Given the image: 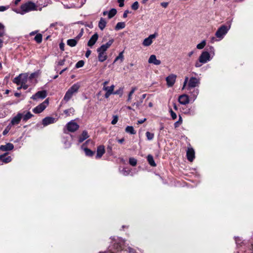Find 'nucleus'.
Here are the masks:
<instances>
[{"label":"nucleus","mask_w":253,"mask_h":253,"mask_svg":"<svg viewBox=\"0 0 253 253\" xmlns=\"http://www.w3.org/2000/svg\"><path fill=\"white\" fill-rule=\"evenodd\" d=\"M200 84V80L199 78L196 77H191L189 80L188 77H185L182 89L186 88L188 91L196 87L199 86Z\"/></svg>","instance_id":"obj_1"},{"label":"nucleus","mask_w":253,"mask_h":253,"mask_svg":"<svg viewBox=\"0 0 253 253\" xmlns=\"http://www.w3.org/2000/svg\"><path fill=\"white\" fill-rule=\"evenodd\" d=\"M80 87V84L79 83L74 84L66 92L63 98V100L68 102L73 96V95L77 93Z\"/></svg>","instance_id":"obj_2"},{"label":"nucleus","mask_w":253,"mask_h":253,"mask_svg":"<svg viewBox=\"0 0 253 253\" xmlns=\"http://www.w3.org/2000/svg\"><path fill=\"white\" fill-rule=\"evenodd\" d=\"M21 10L22 11L23 15L32 11H36L38 10V6L35 3L29 1L21 5Z\"/></svg>","instance_id":"obj_3"},{"label":"nucleus","mask_w":253,"mask_h":253,"mask_svg":"<svg viewBox=\"0 0 253 253\" xmlns=\"http://www.w3.org/2000/svg\"><path fill=\"white\" fill-rule=\"evenodd\" d=\"M13 82L17 85L28 84L29 82L28 74L27 73L20 74L14 79Z\"/></svg>","instance_id":"obj_4"},{"label":"nucleus","mask_w":253,"mask_h":253,"mask_svg":"<svg viewBox=\"0 0 253 253\" xmlns=\"http://www.w3.org/2000/svg\"><path fill=\"white\" fill-rule=\"evenodd\" d=\"M107 50V49L102 46L97 48L98 58L100 62H103L107 59V55L106 52Z\"/></svg>","instance_id":"obj_5"},{"label":"nucleus","mask_w":253,"mask_h":253,"mask_svg":"<svg viewBox=\"0 0 253 253\" xmlns=\"http://www.w3.org/2000/svg\"><path fill=\"white\" fill-rule=\"evenodd\" d=\"M230 27V26L228 27L225 25L221 26L216 32V37L219 38L220 40L223 39V37L226 35V34L229 30Z\"/></svg>","instance_id":"obj_6"},{"label":"nucleus","mask_w":253,"mask_h":253,"mask_svg":"<svg viewBox=\"0 0 253 253\" xmlns=\"http://www.w3.org/2000/svg\"><path fill=\"white\" fill-rule=\"evenodd\" d=\"M49 104L48 99H46L42 103L34 108L33 111L34 113L39 114L42 112Z\"/></svg>","instance_id":"obj_7"},{"label":"nucleus","mask_w":253,"mask_h":253,"mask_svg":"<svg viewBox=\"0 0 253 253\" xmlns=\"http://www.w3.org/2000/svg\"><path fill=\"white\" fill-rule=\"evenodd\" d=\"M199 60L202 63H206L210 61L211 58L208 51H203L199 56Z\"/></svg>","instance_id":"obj_8"},{"label":"nucleus","mask_w":253,"mask_h":253,"mask_svg":"<svg viewBox=\"0 0 253 253\" xmlns=\"http://www.w3.org/2000/svg\"><path fill=\"white\" fill-rule=\"evenodd\" d=\"M158 36L157 33H155L153 34L150 35L148 38H145L143 42V45L145 46H148L150 45L154 39H155Z\"/></svg>","instance_id":"obj_9"},{"label":"nucleus","mask_w":253,"mask_h":253,"mask_svg":"<svg viewBox=\"0 0 253 253\" xmlns=\"http://www.w3.org/2000/svg\"><path fill=\"white\" fill-rule=\"evenodd\" d=\"M47 96V92L46 90H41L38 91L33 95L31 98L37 100L38 99H44Z\"/></svg>","instance_id":"obj_10"},{"label":"nucleus","mask_w":253,"mask_h":253,"mask_svg":"<svg viewBox=\"0 0 253 253\" xmlns=\"http://www.w3.org/2000/svg\"><path fill=\"white\" fill-rule=\"evenodd\" d=\"M66 126L68 130L71 132L75 131L79 127V126L74 121H71L69 122L67 124Z\"/></svg>","instance_id":"obj_11"},{"label":"nucleus","mask_w":253,"mask_h":253,"mask_svg":"<svg viewBox=\"0 0 253 253\" xmlns=\"http://www.w3.org/2000/svg\"><path fill=\"white\" fill-rule=\"evenodd\" d=\"M23 117V114L21 113H18L16 116L13 117L9 125H10L11 126L17 125L19 124L21 120L22 119Z\"/></svg>","instance_id":"obj_12"},{"label":"nucleus","mask_w":253,"mask_h":253,"mask_svg":"<svg viewBox=\"0 0 253 253\" xmlns=\"http://www.w3.org/2000/svg\"><path fill=\"white\" fill-rule=\"evenodd\" d=\"M176 76L174 74H170L166 78L167 85L169 87L172 86L175 83Z\"/></svg>","instance_id":"obj_13"},{"label":"nucleus","mask_w":253,"mask_h":253,"mask_svg":"<svg viewBox=\"0 0 253 253\" xmlns=\"http://www.w3.org/2000/svg\"><path fill=\"white\" fill-rule=\"evenodd\" d=\"M56 120L54 118L51 117H45L42 120V124L44 126H46L56 122Z\"/></svg>","instance_id":"obj_14"},{"label":"nucleus","mask_w":253,"mask_h":253,"mask_svg":"<svg viewBox=\"0 0 253 253\" xmlns=\"http://www.w3.org/2000/svg\"><path fill=\"white\" fill-rule=\"evenodd\" d=\"M190 101L189 97L188 95L183 94L179 96L178 98L179 102L182 105H186L189 103Z\"/></svg>","instance_id":"obj_15"},{"label":"nucleus","mask_w":253,"mask_h":253,"mask_svg":"<svg viewBox=\"0 0 253 253\" xmlns=\"http://www.w3.org/2000/svg\"><path fill=\"white\" fill-rule=\"evenodd\" d=\"M199 89L195 88H193L191 90V91H189V93L190 94V99L192 100L193 101H194L197 98L198 95L199 94Z\"/></svg>","instance_id":"obj_16"},{"label":"nucleus","mask_w":253,"mask_h":253,"mask_svg":"<svg viewBox=\"0 0 253 253\" xmlns=\"http://www.w3.org/2000/svg\"><path fill=\"white\" fill-rule=\"evenodd\" d=\"M105 147L103 145H100L97 148V154L95 156L96 159L100 158L105 153Z\"/></svg>","instance_id":"obj_17"},{"label":"nucleus","mask_w":253,"mask_h":253,"mask_svg":"<svg viewBox=\"0 0 253 253\" xmlns=\"http://www.w3.org/2000/svg\"><path fill=\"white\" fill-rule=\"evenodd\" d=\"M187 159L190 161L192 162L195 158V152L193 148H189L187 151Z\"/></svg>","instance_id":"obj_18"},{"label":"nucleus","mask_w":253,"mask_h":253,"mask_svg":"<svg viewBox=\"0 0 253 253\" xmlns=\"http://www.w3.org/2000/svg\"><path fill=\"white\" fill-rule=\"evenodd\" d=\"M148 62L149 63L153 64L155 65H159L161 63V61L157 59L155 55H151L150 56L148 59Z\"/></svg>","instance_id":"obj_19"},{"label":"nucleus","mask_w":253,"mask_h":253,"mask_svg":"<svg viewBox=\"0 0 253 253\" xmlns=\"http://www.w3.org/2000/svg\"><path fill=\"white\" fill-rule=\"evenodd\" d=\"M98 38V34L97 33L94 34L93 36H92V37L88 42L87 45L90 47L92 46L96 43Z\"/></svg>","instance_id":"obj_20"},{"label":"nucleus","mask_w":253,"mask_h":253,"mask_svg":"<svg viewBox=\"0 0 253 253\" xmlns=\"http://www.w3.org/2000/svg\"><path fill=\"white\" fill-rule=\"evenodd\" d=\"M14 148L13 144L7 143L4 145H1L0 146V150L2 151H7L12 150Z\"/></svg>","instance_id":"obj_21"},{"label":"nucleus","mask_w":253,"mask_h":253,"mask_svg":"<svg viewBox=\"0 0 253 253\" xmlns=\"http://www.w3.org/2000/svg\"><path fill=\"white\" fill-rule=\"evenodd\" d=\"M89 137L88 133L86 131H83L82 132L81 135L80 136L79 138V142L80 143H82L83 142L84 140L87 139Z\"/></svg>","instance_id":"obj_22"},{"label":"nucleus","mask_w":253,"mask_h":253,"mask_svg":"<svg viewBox=\"0 0 253 253\" xmlns=\"http://www.w3.org/2000/svg\"><path fill=\"white\" fill-rule=\"evenodd\" d=\"M6 154V153L3 155H1L0 156V160L4 163H8L11 161L12 159L10 156L5 157Z\"/></svg>","instance_id":"obj_23"},{"label":"nucleus","mask_w":253,"mask_h":253,"mask_svg":"<svg viewBox=\"0 0 253 253\" xmlns=\"http://www.w3.org/2000/svg\"><path fill=\"white\" fill-rule=\"evenodd\" d=\"M106 24L107 22L103 18H101L98 23V27L99 29L101 30H103L106 27Z\"/></svg>","instance_id":"obj_24"},{"label":"nucleus","mask_w":253,"mask_h":253,"mask_svg":"<svg viewBox=\"0 0 253 253\" xmlns=\"http://www.w3.org/2000/svg\"><path fill=\"white\" fill-rule=\"evenodd\" d=\"M114 88H115V85L113 84L110 86H104L103 87V89L104 90L106 91V92H109L112 94H114V92L113 91H114Z\"/></svg>","instance_id":"obj_25"},{"label":"nucleus","mask_w":253,"mask_h":253,"mask_svg":"<svg viewBox=\"0 0 253 253\" xmlns=\"http://www.w3.org/2000/svg\"><path fill=\"white\" fill-rule=\"evenodd\" d=\"M147 161L150 166L152 167H156V164L154 160L153 157L152 155H149L147 156Z\"/></svg>","instance_id":"obj_26"},{"label":"nucleus","mask_w":253,"mask_h":253,"mask_svg":"<svg viewBox=\"0 0 253 253\" xmlns=\"http://www.w3.org/2000/svg\"><path fill=\"white\" fill-rule=\"evenodd\" d=\"M75 110L73 108H70L64 111V113L67 116H70L74 114Z\"/></svg>","instance_id":"obj_27"},{"label":"nucleus","mask_w":253,"mask_h":253,"mask_svg":"<svg viewBox=\"0 0 253 253\" xmlns=\"http://www.w3.org/2000/svg\"><path fill=\"white\" fill-rule=\"evenodd\" d=\"M33 116V115L31 114L30 112H27L25 114H23V120L24 121L26 122L28 120L30 119Z\"/></svg>","instance_id":"obj_28"},{"label":"nucleus","mask_w":253,"mask_h":253,"mask_svg":"<svg viewBox=\"0 0 253 253\" xmlns=\"http://www.w3.org/2000/svg\"><path fill=\"white\" fill-rule=\"evenodd\" d=\"M126 132L130 133L131 134H135L136 131L134 129V128L132 126H127L125 129Z\"/></svg>","instance_id":"obj_29"},{"label":"nucleus","mask_w":253,"mask_h":253,"mask_svg":"<svg viewBox=\"0 0 253 253\" xmlns=\"http://www.w3.org/2000/svg\"><path fill=\"white\" fill-rule=\"evenodd\" d=\"M67 43L71 47H74L77 43V41L75 39H69L67 41Z\"/></svg>","instance_id":"obj_30"},{"label":"nucleus","mask_w":253,"mask_h":253,"mask_svg":"<svg viewBox=\"0 0 253 253\" xmlns=\"http://www.w3.org/2000/svg\"><path fill=\"white\" fill-rule=\"evenodd\" d=\"M136 87H133L131 88V91L129 92L128 95V98L127 101L128 102H130L132 99V95L134 93V91L136 90Z\"/></svg>","instance_id":"obj_31"},{"label":"nucleus","mask_w":253,"mask_h":253,"mask_svg":"<svg viewBox=\"0 0 253 253\" xmlns=\"http://www.w3.org/2000/svg\"><path fill=\"white\" fill-rule=\"evenodd\" d=\"M117 13V10L115 8L111 9L108 12V18L109 19L114 17Z\"/></svg>","instance_id":"obj_32"},{"label":"nucleus","mask_w":253,"mask_h":253,"mask_svg":"<svg viewBox=\"0 0 253 253\" xmlns=\"http://www.w3.org/2000/svg\"><path fill=\"white\" fill-rule=\"evenodd\" d=\"M34 39L37 43H41L42 42V35L41 34H37V35L35 36Z\"/></svg>","instance_id":"obj_33"},{"label":"nucleus","mask_w":253,"mask_h":253,"mask_svg":"<svg viewBox=\"0 0 253 253\" xmlns=\"http://www.w3.org/2000/svg\"><path fill=\"white\" fill-rule=\"evenodd\" d=\"M125 27V23L124 22H118L116 27L115 29L117 30L123 29Z\"/></svg>","instance_id":"obj_34"},{"label":"nucleus","mask_w":253,"mask_h":253,"mask_svg":"<svg viewBox=\"0 0 253 253\" xmlns=\"http://www.w3.org/2000/svg\"><path fill=\"white\" fill-rule=\"evenodd\" d=\"M143 100H142L141 98L139 99V100L137 101L136 102H134L132 105L133 107H135L136 109H138L139 106L141 105L142 103Z\"/></svg>","instance_id":"obj_35"},{"label":"nucleus","mask_w":253,"mask_h":253,"mask_svg":"<svg viewBox=\"0 0 253 253\" xmlns=\"http://www.w3.org/2000/svg\"><path fill=\"white\" fill-rule=\"evenodd\" d=\"M5 34V26L0 23V37H3Z\"/></svg>","instance_id":"obj_36"},{"label":"nucleus","mask_w":253,"mask_h":253,"mask_svg":"<svg viewBox=\"0 0 253 253\" xmlns=\"http://www.w3.org/2000/svg\"><path fill=\"white\" fill-rule=\"evenodd\" d=\"M84 152L85 155L87 156H92L94 153V152L90 149L85 148L84 149Z\"/></svg>","instance_id":"obj_37"},{"label":"nucleus","mask_w":253,"mask_h":253,"mask_svg":"<svg viewBox=\"0 0 253 253\" xmlns=\"http://www.w3.org/2000/svg\"><path fill=\"white\" fill-rule=\"evenodd\" d=\"M114 42L113 39L109 40L106 43L102 45L101 46L104 47L105 48L108 49L110 47V46L112 45Z\"/></svg>","instance_id":"obj_38"},{"label":"nucleus","mask_w":253,"mask_h":253,"mask_svg":"<svg viewBox=\"0 0 253 253\" xmlns=\"http://www.w3.org/2000/svg\"><path fill=\"white\" fill-rule=\"evenodd\" d=\"M206 44V41L204 40L201 43L198 44L196 47L199 49H202L205 46Z\"/></svg>","instance_id":"obj_39"},{"label":"nucleus","mask_w":253,"mask_h":253,"mask_svg":"<svg viewBox=\"0 0 253 253\" xmlns=\"http://www.w3.org/2000/svg\"><path fill=\"white\" fill-rule=\"evenodd\" d=\"M146 136L148 140H151L154 138V134L153 133H151L149 131L146 132Z\"/></svg>","instance_id":"obj_40"},{"label":"nucleus","mask_w":253,"mask_h":253,"mask_svg":"<svg viewBox=\"0 0 253 253\" xmlns=\"http://www.w3.org/2000/svg\"><path fill=\"white\" fill-rule=\"evenodd\" d=\"M129 163L132 166H135L137 164V160L134 158H130L129 159Z\"/></svg>","instance_id":"obj_41"},{"label":"nucleus","mask_w":253,"mask_h":253,"mask_svg":"<svg viewBox=\"0 0 253 253\" xmlns=\"http://www.w3.org/2000/svg\"><path fill=\"white\" fill-rule=\"evenodd\" d=\"M124 91V88L123 87H120L119 89L117 90L116 91H114V94H119L120 96H122L123 93Z\"/></svg>","instance_id":"obj_42"},{"label":"nucleus","mask_w":253,"mask_h":253,"mask_svg":"<svg viewBox=\"0 0 253 253\" xmlns=\"http://www.w3.org/2000/svg\"><path fill=\"white\" fill-rule=\"evenodd\" d=\"M120 59L121 62H122L124 60V55H123V52H120L119 54V55L115 58L114 62H116L118 60Z\"/></svg>","instance_id":"obj_43"},{"label":"nucleus","mask_w":253,"mask_h":253,"mask_svg":"<svg viewBox=\"0 0 253 253\" xmlns=\"http://www.w3.org/2000/svg\"><path fill=\"white\" fill-rule=\"evenodd\" d=\"M84 62L83 60H80L78 61L76 64V67L79 68L82 67L84 65Z\"/></svg>","instance_id":"obj_44"},{"label":"nucleus","mask_w":253,"mask_h":253,"mask_svg":"<svg viewBox=\"0 0 253 253\" xmlns=\"http://www.w3.org/2000/svg\"><path fill=\"white\" fill-rule=\"evenodd\" d=\"M139 7V3L137 1L134 2L132 5H131V8L133 10H136L138 9Z\"/></svg>","instance_id":"obj_45"},{"label":"nucleus","mask_w":253,"mask_h":253,"mask_svg":"<svg viewBox=\"0 0 253 253\" xmlns=\"http://www.w3.org/2000/svg\"><path fill=\"white\" fill-rule=\"evenodd\" d=\"M37 73H32L30 75L29 77L28 76L29 82H32L33 80L34 79V78H36L37 77Z\"/></svg>","instance_id":"obj_46"},{"label":"nucleus","mask_w":253,"mask_h":253,"mask_svg":"<svg viewBox=\"0 0 253 253\" xmlns=\"http://www.w3.org/2000/svg\"><path fill=\"white\" fill-rule=\"evenodd\" d=\"M11 127V126H10V125L9 124V125L3 130L2 134L4 135H6L10 130Z\"/></svg>","instance_id":"obj_47"},{"label":"nucleus","mask_w":253,"mask_h":253,"mask_svg":"<svg viewBox=\"0 0 253 253\" xmlns=\"http://www.w3.org/2000/svg\"><path fill=\"white\" fill-rule=\"evenodd\" d=\"M118 121V117L117 115L113 116V119L111 122L112 125H115L117 124Z\"/></svg>","instance_id":"obj_48"},{"label":"nucleus","mask_w":253,"mask_h":253,"mask_svg":"<svg viewBox=\"0 0 253 253\" xmlns=\"http://www.w3.org/2000/svg\"><path fill=\"white\" fill-rule=\"evenodd\" d=\"M31 84L29 83L25 84H21L20 88H23L24 89H26Z\"/></svg>","instance_id":"obj_49"},{"label":"nucleus","mask_w":253,"mask_h":253,"mask_svg":"<svg viewBox=\"0 0 253 253\" xmlns=\"http://www.w3.org/2000/svg\"><path fill=\"white\" fill-rule=\"evenodd\" d=\"M171 117L173 120L176 119L177 116L176 114L171 110H170Z\"/></svg>","instance_id":"obj_50"},{"label":"nucleus","mask_w":253,"mask_h":253,"mask_svg":"<svg viewBox=\"0 0 253 253\" xmlns=\"http://www.w3.org/2000/svg\"><path fill=\"white\" fill-rule=\"evenodd\" d=\"M9 6H0V11H4L9 8Z\"/></svg>","instance_id":"obj_51"},{"label":"nucleus","mask_w":253,"mask_h":253,"mask_svg":"<svg viewBox=\"0 0 253 253\" xmlns=\"http://www.w3.org/2000/svg\"><path fill=\"white\" fill-rule=\"evenodd\" d=\"M13 10L17 14H20L21 15H23L22 11L21 10V7H20V9H13Z\"/></svg>","instance_id":"obj_52"},{"label":"nucleus","mask_w":253,"mask_h":253,"mask_svg":"<svg viewBox=\"0 0 253 253\" xmlns=\"http://www.w3.org/2000/svg\"><path fill=\"white\" fill-rule=\"evenodd\" d=\"M121 172L124 175H127L129 173V171L126 169H123Z\"/></svg>","instance_id":"obj_53"},{"label":"nucleus","mask_w":253,"mask_h":253,"mask_svg":"<svg viewBox=\"0 0 253 253\" xmlns=\"http://www.w3.org/2000/svg\"><path fill=\"white\" fill-rule=\"evenodd\" d=\"M203 64V63H202V62H201L199 60V61H197L195 63V65L196 67H200Z\"/></svg>","instance_id":"obj_54"},{"label":"nucleus","mask_w":253,"mask_h":253,"mask_svg":"<svg viewBox=\"0 0 253 253\" xmlns=\"http://www.w3.org/2000/svg\"><path fill=\"white\" fill-rule=\"evenodd\" d=\"M124 1L125 0H118V2L119 3V6L120 7H123L124 6Z\"/></svg>","instance_id":"obj_55"},{"label":"nucleus","mask_w":253,"mask_h":253,"mask_svg":"<svg viewBox=\"0 0 253 253\" xmlns=\"http://www.w3.org/2000/svg\"><path fill=\"white\" fill-rule=\"evenodd\" d=\"M65 63V59L61 60L58 62L57 65L59 66H62Z\"/></svg>","instance_id":"obj_56"},{"label":"nucleus","mask_w":253,"mask_h":253,"mask_svg":"<svg viewBox=\"0 0 253 253\" xmlns=\"http://www.w3.org/2000/svg\"><path fill=\"white\" fill-rule=\"evenodd\" d=\"M235 241L237 245H240L241 239L239 237L235 238Z\"/></svg>","instance_id":"obj_57"},{"label":"nucleus","mask_w":253,"mask_h":253,"mask_svg":"<svg viewBox=\"0 0 253 253\" xmlns=\"http://www.w3.org/2000/svg\"><path fill=\"white\" fill-rule=\"evenodd\" d=\"M91 50H89V49L86 51V52L85 53L86 57L88 58L89 56V55L91 54Z\"/></svg>","instance_id":"obj_58"},{"label":"nucleus","mask_w":253,"mask_h":253,"mask_svg":"<svg viewBox=\"0 0 253 253\" xmlns=\"http://www.w3.org/2000/svg\"><path fill=\"white\" fill-rule=\"evenodd\" d=\"M180 125H181L180 122L177 121L174 123V127L175 128H176V127H178Z\"/></svg>","instance_id":"obj_59"},{"label":"nucleus","mask_w":253,"mask_h":253,"mask_svg":"<svg viewBox=\"0 0 253 253\" xmlns=\"http://www.w3.org/2000/svg\"><path fill=\"white\" fill-rule=\"evenodd\" d=\"M129 13V11L126 10L124 14H123V17L124 18H126L127 16V14Z\"/></svg>","instance_id":"obj_60"},{"label":"nucleus","mask_w":253,"mask_h":253,"mask_svg":"<svg viewBox=\"0 0 253 253\" xmlns=\"http://www.w3.org/2000/svg\"><path fill=\"white\" fill-rule=\"evenodd\" d=\"M146 120V119L145 118L143 120H139V121H138L137 123L138 124H141L143 123Z\"/></svg>","instance_id":"obj_61"},{"label":"nucleus","mask_w":253,"mask_h":253,"mask_svg":"<svg viewBox=\"0 0 253 253\" xmlns=\"http://www.w3.org/2000/svg\"><path fill=\"white\" fill-rule=\"evenodd\" d=\"M111 94H112V93H111L106 92V93L105 94V97L106 98H108Z\"/></svg>","instance_id":"obj_62"},{"label":"nucleus","mask_w":253,"mask_h":253,"mask_svg":"<svg viewBox=\"0 0 253 253\" xmlns=\"http://www.w3.org/2000/svg\"><path fill=\"white\" fill-rule=\"evenodd\" d=\"M59 47L62 50H64V44L63 43H60Z\"/></svg>","instance_id":"obj_63"},{"label":"nucleus","mask_w":253,"mask_h":253,"mask_svg":"<svg viewBox=\"0 0 253 253\" xmlns=\"http://www.w3.org/2000/svg\"><path fill=\"white\" fill-rule=\"evenodd\" d=\"M161 5L163 6L164 7H166L168 6V3L167 2H163L161 3Z\"/></svg>","instance_id":"obj_64"}]
</instances>
